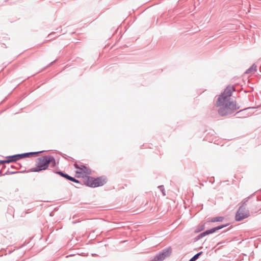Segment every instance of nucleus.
<instances>
[{
	"mask_svg": "<svg viewBox=\"0 0 261 261\" xmlns=\"http://www.w3.org/2000/svg\"><path fill=\"white\" fill-rule=\"evenodd\" d=\"M37 153L38 152H30V153H24V154H22L15 155L9 157L8 160H5L3 162L4 163H10V162H12L13 161H15L20 158H23V157H29L31 155L35 154Z\"/></svg>",
	"mask_w": 261,
	"mask_h": 261,
	"instance_id": "nucleus-7",
	"label": "nucleus"
},
{
	"mask_svg": "<svg viewBox=\"0 0 261 261\" xmlns=\"http://www.w3.org/2000/svg\"><path fill=\"white\" fill-rule=\"evenodd\" d=\"M225 226V225H221V226H218V227H214V228H212L211 229L207 230H206V231H205L200 233L198 236V239H200L202 237L205 236L206 235L215 232L216 230H219V229H220L221 228H223Z\"/></svg>",
	"mask_w": 261,
	"mask_h": 261,
	"instance_id": "nucleus-9",
	"label": "nucleus"
},
{
	"mask_svg": "<svg viewBox=\"0 0 261 261\" xmlns=\"http://www.w3.org/2000/svg\"><path fill=\"white\" fill-rule=\"evenodd\" d=\"M61 174L65 177H66L67 179L71 180V181H74V182H79V181L77 180H76V179L67 175V174H63V173H61Z\"/></svg>",
	"mask_w": 261,
	"mask_h": 261,
	"instance_id": "nucleus-11",
	"label": "nucleus"
},
{
	"mask_svg": "<svg viewBox=\"0 0 261 261\" xmlns=\"http://www.w3.org/2000/svg\"><path fill=\"white\" fill-rule=\"evenodd\" d=\"M74 166L76 169V173L79 175L78 177L86 176L91 174V169L86 166L81 164L79 165L77 164H75Z\"/></svg>",
	"mask_w": 261,
	"mask_h": 261,
	"instance_id": "nucleus-4",
	"label": "nucleus"
},
{
	"mask_svg": "<svg viewBox=\"0 0 261 261\" xmlns=\"http://www.w3.org/2000/svg\"><path fill=\"white\" fill-rule=\"evenodd\" d=\"M216 106L219 107L218 113L222 116L230 114L240 108L236 102L219 97Z\"/></svg>",
	"mask_w": 261,
	"mask_h": 261,
	"instance_id": "nucleus-1",
	"label": "nucleus"
},
{
	"mask_svg": "<svg viewBox=\"0 0 261 261\" xmlns=\"http://www.w3.org/2000/svg\"><path fill=\"white\" fill-rule=\"evenodd\" d=\"M224 219V218L223 217H217L213 218L210 221L212 222H220L222 221Z\"/></svg>",
	"mask_w": 261,
	"mask_h": 261,
	"instance_id": "nucleus-10",
	"label": "nucleus"
},
{
	"mask_svg": "<svg viewBox=\"0 0 261 261\" xmlns=\"http://www.w3.org/2000/svg\"><path fill=\"white\" fill-rule=\"evenodd\" d=\"M234 90L233 87L229 86L224 91L219 97H223L224 99H230L229 98L231 96L232 91Z\"/></svg>",
	"mask_w": 261,
	"mask_h": 261,
	"instance_id": "nucleus-8",
	"label": "nucleus"
},
{
	"mask_svg": "<svg viewBox=\"0 0 261 261\" xmlns=\"http://www.w3.org/2000/svg\"><path fill=\"white\" fill-rule=\"evenodd\" d=\"M201 253L202 252H199L196 254L189 261H195L198 258L199 256L201 254Z\"/></svg>",
	"mask_w": 261,
	"mask_h": 261,
	"instance_id": "nucleus-12",
	"label": "nucleus"
},
{
	"mask_svg": "<svg viewBox=\"0 0 261 261\" xmlns=\"http://www.w3.org/2000/svg\"><path fill=\"white\" fill-rule=\"evenodd\" d=\"M162 192H163V195H165V194L164 193V192L163 190H162Z\"/></svg>",
	"mask_w": 261,
	"mask_h": 261,
	"instance_id": "nucleus-14",
	"label": "nucleus"
},
{
	"mask_svg": "<svg viewBox=\"0 0 261 261\" xmlns=\"http://www.w3.org/2000/svg\"><path fill=\"white\" fill-rule=\"evenodd\" d=\"M249 216L248 212L242 206L240 207L236 215V219L237 221H241Z\"/></svg>",
	"mask_w": 261,
	"mask_h": 261,
	"instance_id": "nucleus-5",
	"label": "nucleus"
},
{
	"mask_svg": "<svg viewBox=\"0 0 261 261\" xmlns=\"http://www.w3.org/2000/svg\"><path fill=\"white\" fill-rule=\"evenodd\" d=\"M253 69V66L251 67L249 69L246 71L247 73H249Z\"/></svg>",
	"mask_w": 261,
	"mask_h": 261,
	"instance_id": "nucleus-13",
	"label": "nucleus"
},
{
	"mask_svg": "<svg viewBox=\"0 0 261 261\" xmlns=\"http://www.w3.org/2000/svg\"><path fill=\"white\" fill-rule=\"evenodd\" d=\"M84 183L87 186L95 188L104 185L106 183V179L103 177L94 178L87 176L84 179Z\"/></svg>",
	"mask_w": 261,
	"mask_h": 261,
	"instance_id": "nucleus-3",
	"label": "nucleus"
},
{
	"mask_svg": "<svg viewBox=\"0 0 261 261\" xmlns=\"http://www.w3.org/2000/svg\"><path fill=\"white\" fill-rule=\"evenodd\" d=\"M51 163L53 166L55 165V160L53 156H44L37 159L36 167L33 169V171L38 172L45 170L48 167L49 164Z\"/></svg>",
	"mask_w": 261,
	"mask_h": 261,
	"instance_id": "nucleus-2",
	"label": "nucleus"
},
{
	"mask_svg": "<svg viewBox=\"0 0 261 261\" xmlns=\"http://www.w3.org/2000/svg\"><path fill=\"white\" fill-rule=\"evenodd\" d=\"M171 253V249H168L166 250L163 251L162 253H160L156 255L154 258L150 261H163L167 257L170 256Z\"/></svg>",
	"mask_w": 261,
	"mask_h": 261,
	"instance_id": "nucleus-6",
	"label": "nucleus"
}]
</instances>
